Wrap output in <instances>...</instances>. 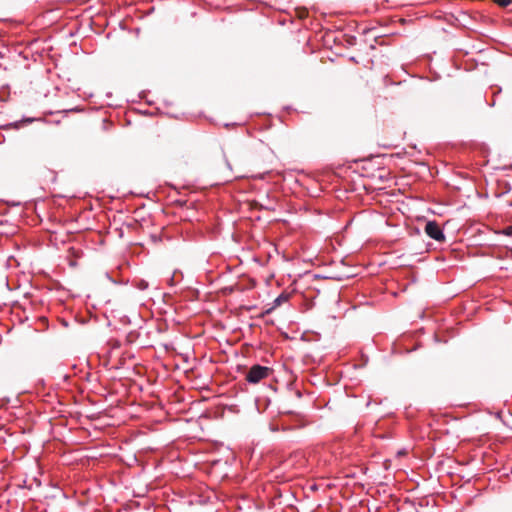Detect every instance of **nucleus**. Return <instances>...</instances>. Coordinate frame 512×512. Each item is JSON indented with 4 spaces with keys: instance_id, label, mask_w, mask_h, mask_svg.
Listing matches in <instances>:
<instances>
[{
    "instance_id": "obj_1",
    "label": "nucleus",
    "mask_w": 512,
    "mask_h": 512,
    "mask_svg": "<svg viewBox=\"0 0 512 512\" xmlns=\"http://www.w3.org/2000/svg\"><path fill=\"white\" fill-rule=\"evenodd\" d=\"M272 373V369L259 364L253 365L246 374V381L250 384H257L261 380L266 379Z\"/></svg>"
},
{
    "instance_id": "obj_2",
    "label": "nucleus",
    "mask_w": 512,
    "mask_h": 512,
    "mask_svg": "<svg viewBox=\"0 0 512 512\" xmlns=\"http://www.w3.org/2000/svg\"><path fill=\"white\" fill-rule=\"evenodd\" d=\"M425 233L432 239L442 242L445 240V235L441 229V227L438 225L435 221H429L427 222L425 226Z\"/></svg>"
},
{
    "instance_id": "obj_3",
    "label": "nucleus",
    "mask_w": 512,
    "mask_h": 512,
    "mask_svg": "<svg viewBox=\"0 0 512 512\" xmlns=\"http://www.w3.org/2000/svg\"><path fill=\"white\" fill-rule=\"evenodd\" d=\"M290 295L288 293H281L278 297H276L272 303L271 308L267 310V313H270L272 310L281 306L283 303H286L289 300Z\"/></svg>"
},
{
    "instance_id": "obj_4",
    "label": "nucleus",
    "mask_w": 512,
    "mask_h": 512,
    "mask_svg": "<svg viewBox=\"0 0 512 512\" xmlns=\"http://www.w3.org/2000/svg\"><path fill=\"white\" fill-rule=\"evenodd\" d=\"M501 233L507 237H512V226H507L501 231Z\"/></svg>"
},
{
    "instance_id": "obj_5",
    "label": "nucleus",
    "mask_w": 512,
    "mask_h": 512,
    "mask_svg": "<svg viewBox=\"0 0 512 512\" xmlns=\"http://www.w3.org/2000/svg\"><path fill=\"white\" fill-rule=\"evenodd\" d=\"M496 2L503 7L508 6L511 3V0H496Z\"/></svg>"
},
{
    "instance_id": "obj_6",
    "label": "nucleus",
    "mask_w": 512,
    "mask_h": 512,
    "mask_svg": "<svg viewBox=\"0 0 512 512\" xmlns=\"http://www.w3.org/2000/svg\"><path fill=\"white\" fill-rule=\"evenodd\" d=\"M227 166L229 169H231L230 163L227 161Z\"/></svg>"
}]
</instances>
